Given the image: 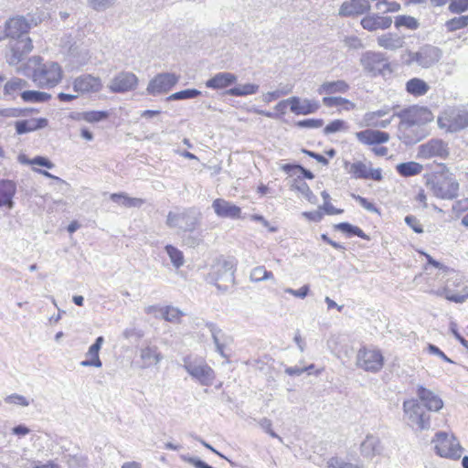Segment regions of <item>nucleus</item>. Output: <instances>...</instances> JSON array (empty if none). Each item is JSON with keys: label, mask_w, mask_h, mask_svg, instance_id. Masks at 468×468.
Segmentation results:
<instances>
[{"label": "nucleus", "mask_w": 468, "mask_h": 468, "mask_svg": "<svg viewBox=\"0 0 468 468\" xmlns=\"http://www.w3.org/2000/svg\"><path fill=\"white\" fill-rule=\"evenodd\" d=\"M17 71L31 78L40 87H54L58 80V66L56 63L42 64L39 57L30 58Z\"/></svg>", "instance_id": "nucleus-1"}, {"label": "nucleus", "mask_w": 468, "mask_h": 468, "mask_svg": "<svg viewBox=\"0 0 468 468\" xmlns=\"http://www.w3.org/2000/svg\"><path fill=\"white\" fill-rule=\"evenodd\" d=\"M202 221V213L195 207L176 208L169 211L165 224L168 228L176 229L178 234L194 232Z\"/></svg>", "instance_id": "nucleus-2"}, {"label": "nucleus", "mask_w": 468, "mask_h": 468, "mask_svg": "<svg viewBox=\"0 0 468 468\" xmlns=\"http://www.w3.org/2000/svg\"><path fill=\"white\" fill-rule=\"evenodd\" d=\"M236 262L233 258L220 257L211 264L207 274L208 282L217 285L218 289L227 290L234 284Z\"/></svg>", "instance_id": "nucleus-3"}, {"label": "nucleus", "mask_w": 468, "mask_h": 468, "mask_svg": "<svg viewBox=\"0 0 468 468\" xmlns=\"http://www.w3.org/2000/svg\"><path fill=\"white\" fill-rule=\"evenodd\" d=\"M426 185L436 197L453 199L458 196L459 183L448 171L431 175Z\"/></svg>", "instance_id": "nucleus-4"}, {"label": "nucleus", "mask_w": 468, "mask_h": 468, "mask_svg": "<svg viewBox=\"0 0 468 468\" xmlns=\"http://www.w3.org/2000/svg\"><path fill=\"white\" fill-rule=\"evenodd\" d=\"M359 63L365 74L371 78L385 77L392 73L388 58L381 52L366 51L361 54Z\"/></svg>", "instance_id": "nucleus-5"}, {"label": "nucleus", "mask_w": 468, "mask_h": 468, "mask_svg": "<svg viewBox=\"0 0 468 468\" xmlns=\"http://www.w3.org/2000/svg\"><path fill=\"white\" fill-rule=\"evenodd\" d=\"M428 262L433 266L442 269L440 262L431 257H428ZM443 271L449 276L444 288L438 291L437 294L444 296L447 300L454 303H463L468 299V285H463L462 290L454 291L452 287H459L462 284L461 277L453 271H448L443 268Z\"/></svg>", "instance_id": "nucleus-6"}, {"label": "nucleus", "mask_w": 468, "mask_h": 468, "mask_svg": "<svg viewBox=\"0 0 468 468\" xmlns=\"http://www.w3.org/2000/svg\"><path fill=\"white\" fill-rule=\"evenodd\" d=\"M404 420L416 431H427L431 428V417L417 399H407L403 402Z\"/></svg>", "instance_id": "nucleus-7"}, {"label": "nucleus", "mask_w": 468, "mask_h": 468, "mask_svg": "<svg viewBox=\"0 0 468 468\" xmlns=\"http://www.w3.org/2000/svg\"><path fill=\"white\" fill-rule=\"evenodd\" d=\"M183 367L193 379L202 386H211L216 378L212 367L202 357H184Z\"/></svg>", "instance_id": "nucleus-8"}, {"label": "nucleus", "mask_w": 468, "mask_h": 468, "mask_svg": "<svg viewBox=\"0 0 468 468\" xmlns=\"http://www.w3.org/2000/svg\"><path fill=\"white\" fill-rule=\"evenodd\" d=\"M437 455L442 458L458 460L462 456L463 448L458 440L444 431H439L431 440Z\"/></svg>", "instance_id": "nucleus-9"}, {"label": "nucleus", "mask_w": 468, "mask_h": 468, "mask_svg": "<svg viewBox=\"0 0 468 468\" xmlns=\"http://www.w3.org/2000/svg\"><path fill=\"white\" fill-rule=\"evenodd\" d=\"M8 37L12 54L8 58L10 65H17L23 58V56L29 53L32 48V39L28 36V31H10Z\"/></svg>", "instance_id": "nucleus-10"}, {"label": "nucleus", "mask_w": 468, "mask_h": 468, "mask_svg": "<svg viewBox=\"0 0 468 468\" xmlns=\"http://www.w3.org/2000/svg\"><path fill=\"white\" fill-rule=\"evenodd\" d=\"M356 365L366 371L377 373L384 366V357L378 349L362 347L356 355Z\"/></svg>", "instance_id": "nucleus-11"}, {"label": "nucleus", "mask_w": 468, "mask_h": 468, "mask_svg": "<svg viewBox=\"0 0 468 468\" xmlns=\"http://www.w3.org/2000/svg\"><path fill=\"white\" fill-rule=\"evenodd\" d=\"M438 124L450 133L459 132L468 127V111L451 110L438 119Z\"/></svg>", "instance_id": "nucleus-12"}, {"label": "nucleus", "mask_w": 468, "mask_h": 468, "mask_svg": "<svg viewBox=\"0 0 468 468\" xmlns=\"http://www.w3.org/2000/svg\"><path fill=\"white\" fill-rule=\"evenodd\" d=\"M345 168L356 179L381 181L383 178L381 169L372 168L371 162L356 161L349 163L346 161L345 162Z\"/></svg>", "instance_id": "nucleus-13"}, {"label": "nucleus", "mask_w": 468, "mask_h": 468, "mask_svg": "<svg viewBox=\"0 0 468 468\" xmlns=\"http://www.w3.org/2000/svg\"><path fill=\"white\" fill-rule=\"evenodd\" d=\"M45 17L44 12L28 13L27 16H16L5 21V29H30L39 26Z\"/></svg>", "instance_id": "nucleus-14"}, {"label": "nucleus", "mask_w": 468, "mask_h": 468, "mask_svg": "<svg viewBox=\"0 0 468 468\" xmlns=\"http://www.w3.org/2000/svg\"><path fill=\"white\" fill-rule=\"evenodd\" d=\"M179 80V76L174 73H160L150 80L146 90L151 95L168 92Z\"/></svg>", "instance_id": "nucleus-15"}, {"label": "nucleus", "mask_w": 468, "mask_h": 468, "mask_svg": "<svg viewBox=\"0 0 468 468\" xmlns=\"http://www.w3.org/2000/svg\"><path fill=\"white\" fill-rule=\"evenodd\" d=\"M449 154L447 144L440 139H431L418 148V156L424 159L445 158Z\"/></svg>", "instance_id": "nucleus-16"}, {"label": "nucleus", "mask_w": 468, "mask_h": 468, "mask_svg": "<svg viewBox=\"0 0 468 468\" xmlns=\"http://www.w3.org/2000/svg\"><path fill=\"white\" fill-rule=\"evenodd\" d=\"M137 84L138 79L135 74L121 72L111 80L108 88L112 92H125L135 89Z\"/></svg>", "instance_id": "nucleus-17"}, {"label": "nucleus", "mask_w": 468, "mask_h": 468, "mask_svg": "<svg viewBox=\"0 0 468 468\" xmlns=\"http://www.w3.org/2000/svg\"><path fill=\"white\" fill-rule=\"evenodd\" d=\"M384 446L380 438L374 434H367L360 444V453L367 460H372L382 454Z\"/></svg>", "instance_id": "nucleus-18"}, {"label": "nucleus", "mask_w": 468, "mask_h": 468, "mask_svg": "<svg viewBox=\"0 0 468 468\" xmlns=\"http://www.w3.org/2000/svg\"><path fill=\"white\" fill-rule=\"evenodd\" d=\"M441 57V51L432 46H425L420 51L412 54V60H415L422 68H430L437 63Z\"/></svg>", "instance_id": "nucleus-19"}, {"label": "nucleus", "mask_w": 468, "mask_h": 468, "mask_svg": "<svg viewBox=\"0 0 468 468\" xmlns=\"http://www.w3.org/2000/svg\"><path fill=\"white\" fill-rule=\"evenodd\" d=\"M74 90L78 92H98L102 87L99 77L90 74H85L78 77L73 83Z\"/></svg>", "instance_id": "nucleus-20"}, {"label": "nucleus", "mask_w": 468, "mask_h": 468, "mask_svg": "<svg viewBox=\"0 0 468 468\" xmlns=\"http://www.w3.org/2000/svg\"><path fill=\"white\" fill-rule=\"evenodd\" d=\"M212 207L220 218H239L241 209L239 207L222 198H217L212 203Z\"/></svg>", "instance_id": "nucleus-21"}, {"label": "nucleus", "mask_w": 468, "mask_h": 468, "mask_svg": "<svg viewBox=\"0 0 468 468\" xmlns=\"http://www.w3.org/2000/svg\"><path fill=\"white\" fill-rule=\"evenodd\" d=\"M416 110H403L399 112H394L393 115L389 119L378 121L377 122L376 127L379 128H387L392 122V119L395 116H398L401 119L399 123V130L408 129L411 126H414L417 123L415 119Z\"/></svg>", "instance_id": "nucleus-22"}, {"label": "nucleus", "mask_w": 468, "mask_h": 468, "mask_svg": "<svg viewBox=\"0 0 468 468\" xmlns=\"http://www.w3.org/2000/svg\"><path fill=\"white\" fill-rule=\"evenodd\" d=\"M320 108L319 101L310 99H301L299 97H292L291 112L296 115H307L314 113Z\"/></svg>", "instance_id": "nucleus-23"}, {"label": "nucleus", "mask_w": 468, "mask_h": 468, "mask_svg": "<svg viewBox=\"0 0 468 468\" xmlns=\"http://www.w3.org/2000/svg\"><path fill=\"white\" fill-rule=\"evenodd\" d=\"M404 38L401 31H387L378 37V43L385 49L395 50L403 47Z\"/></svg>", "instance_id": "nucleus-24"}, {"label": "nucleus", "mask_w": 468, "mask_h": 468, "mask_svg": "<svg viewBox=\"0 0 468 468\" xmlns=\"http://www.w3.org/2000/svg\"><path fill=\"white\" fill-rule=\"evenodd\" d=\"M370 5L367 0H348L339 8V15L343 16H360L368 11Z\"/></svg>", "instance_id": "nucleus-25"}, {"label": "nucleus", "mask_w": 468, "mask_h": 468, "mask_svg": "<svg viewBox=\"0 0 468 468\" xmlns=\"http://www.w3.org/2000/svg\"><path fill=\"white\" fill-rule=\"evenodd\" d=\"M356 139L364 144H379L389 140V134L378 130L367 129L356 133Z\"/></svg>", "instance_id": "nucleus-26"}, {"label": "nucleus", "mask_w": 468, "mask_h": 468, "mask_svg": "<svg viewBox=\"0 0 468 468\" xmlns=\"http://www.w3.org/2000/svg\"><path fill=\"white\" fill-rule=\"evenodd\" d=\"M417 395L419 399L424 403L428 410L438 411L443 407V401L433 391L425 388L422 386H418Z\"/></svg>", "instance_id": "nucleus-27"}, {"label": "nucleus", "mask_w": 468, "mask_h": 468, "mask_svg": "<svg viewBox=\"0 0 468 468\" xmlns=\"http://www.w3.org/2000/svg\"><path fill=\"white\" fill-rule=\"evenodd\" d=\"M140 358L144 367H150L157 365L163 359V356L156 346L146 344L140 348Z\"/></svg>", "instance_id": "nucleus-28"}, {"label": "nucleus", "mask_w": 468, "mask_h": 468, "mask_svg": "<svg viewBox=\"0 0 468 468\" xmlns=\"http://www.w3.org/2000/svg\"><path fill=\"white\" fill-rule=\"evenodd\" d=\"M104 342V338L102 336L97 337L95 343L92 344L88 352L86 353V359L80 362V366L82 367H101L102 363L99 356V351L101 348V346Z\"/></svg>", "instance_id": "nucleus-29"}, {"label": "nucleus", "mask_w": 468, "mask_h": 468, "mask_svg": "<svg viewBox=\"0 0 468 468\" xmlns=\"http://www.w3.org/2000/svg\"><path fill=\"white\" fill-rule=\"evenodd\" d=\"M16 185L10 180L0 181V207H5L8 209L14 207L13 197L16 194Z\"/></svg>", "instance_id": "nucleus-30"}, {"label": "nucleus", "mask_w": 468, "mask_h": 468, "mask_svg": "<svg viewBox=\"0 0 468 468\" xmlns=\"http://www.w3.org/2000/svg\"><path fill=\"white\" fill-rule=\"evenodd\" d=\"M393 21L390 16H381L372 15L364 17L361 25L364 29H388L391 27Z\"/></svg>", "instance_id": "nucleus-31"}, {"label": "nucleus", "mask_w": 468, "mask_h": 468, "mask_svg": "<svg viewBox=\"0 0 468 468\" xmlns=\"http://www.w3.org/2000/svg\"><path fill=\"white\" fill-rule=\"evenodd\" d=\"M237 80V76L230 72H219L207 80L206 86L214 90L224 89Z\"/></svg>", "instance_id": "nucleus-32"}, {"label": "nucleus", "mask_w": 468, "mask_h": 468, "mask_svg": "<svg viewBox=\"0 0 468 468\" xmlns=\"http://www.w3.org/2000/svg\"><path fill=\"white\" fill-rule=\"evenodd\" d=\"M60 461L65 463L64 468H84L86 466V458L79 449H74L71 452H64Z\"/></svg>", "instance_id": "nucleus-33"}, {"label": "nucleus", "mask_w": 468, "mask_h": 468, "mask_svg": "<svg viewBox=\"0 0 468 468\" xmlns=\"http://www.w3.org/2000/svg\"><path fill=\"white\" fill-rule=\"evenodd\" d=\"M346 81L338 80L335 81H324L317 90L319 94L346 93L349 90Z\"/></svg>", "instance_id": "nucleus-34"}, {"label": "nucleus", "mask_w": 468, "mask_h": 468, "mask_svg": "<svg viewBox=\"0 0 468 468\" xmlns=\"http://www.w3.org/2000/svg\"><path fill=\"white\" fill-rule=\"evenodd\" d=\"M47 125V120L40 119H29L18 121L16 122V130L18 134L33 132L38 128L45 127Z\"/></svg>", "instance_id": "nucleus-35"}, {"label": "nucleus", "mask_w": 468, "mask_h": 468, "mask_svg": "<svg viewBox=\"0 0 468 468\" xmlns=\"http://www.w3.org/2000/svg\"><path fill=\"white\" fill-rule=\"evenodd\" d=\"M396 170L400 176L404 177H409L420 175L423 170V165H420V163L410 161L398 164L396 166Z\"/></svg>", "instance_id": "nucleus-36"}, {"label": "nucleus", "mask_w": 468, "mask_h": 468, "mask_svg": "<svg viewBox=\"0 0 468 468\" xmlns=\"http://www.w3.org/2000/svg\"><path fill=\"white\" fill-rule=\"evenodd\" d=\"M111 199L125 207H139L144 204V200L136 197H130L124 193H114L111 195Z\"/></svg>", "instance_id": "nucleus-37"}, {"label": "nucleus", "mask_w": 468, "mask_h": 468, "mask_svg": "<svg viewBox=\"0 0 468 468\" xmlns=\"http://www.w3.org/2000/svg\"><path fill=\"white\" fill-rule=\"evenodd\" d=\"M406 90L412 95L421 96L428 92L429 85L424 80L414 78L407 82Z\"/></svg>", "instance_id": "nucleus-38"}, {"label": "nucleus", "mask_w": 468, "mask_h": 468, "mask_svg": "<svg viewBox=\"0 0 468 468\" xmlns=\"http://www.w3.org/2000/svg\"><path fill=\"white\" fill-rule=\"evenodd\" d=\"M259 90V85L252 83H246L238 85L227 90V94L231 96H247L255 94Z\"/></svg>", "instance_id": "nucleus-39"}, {"label": "nucleus", "mask_w": 468, "mask_h": 468, "mask_svg": "<svg viewBox=\"0 0 468 468\" xmlns=\"http://www.w3.org/2000/svg\"><path fill=\"white\" fill-rule=\"evenodd\" d=\"M335 229L347 234L348 236L355 235L366 240L369 239V236L367 235L361 229L347 222L339 223L335 226Z\"/></svg>", "instance_id": "nucleus-40"}, {"label": "nucleus", "mask_w": 468, "mask_h": 468, "mask_svg": "<svg viewBox=\"0 0 468 468\" xmlns=\"http://www.w3.org/2000/svg\"><path fill=\"white\" fill-rule=\"evenodd\" d=\"M165 250L167 253L172 265L176 269H179L185 264L183 252L173 245H166Z\"/></svg>", "instance_id": "nucleus-41"}, {"label": "nucleus", "mask_w": 468, "mask_h": 468, "mask_svg": "<svg viewBox=\"0 0 468 468\" xmlns=\"http://www.w3.org/2000/svg\"><path fill=\"white\" fill-rule=\"evenodd\" d=\"M292 87L290 85H284L282 87H280L276 89L273 91H268L266 93H263L262 95V101L265 103H270L271 101L277 100L278 98L287 95L292 92Z\"/></svg>", "instance_id": "nucleus-42"}, {"label": "nucleus", "mask_w": 468, "mask_h": 468, "mask_svg": "<svg viewBox=\"0 0 468 468\" xmlns=\"http://www.w3.org/2000/svg\"><path fill=\"white\" fill-rule=\"evenodd\" d=\"M21 97L27 102H42L48 101L50 95L43 91L25 90L21 93Z\"/></svg>", "instance_id": "nucleus-43"}, {"label": "nucleus", "mask_w": 468, "mask_h": 468, "mask_svg": "<svg viewBox=\"0 0 468 468\" xmlns=\"http://www.w3.org/2000/svg\"><path fill=\"white\" fill-rule=\"evenodd\" d=\"M207 327L211 333L217 352L219 353L222 356H225L224 344L221 343V336L223 335L221 329L213 324H207Z\"/></svg>", "instance_id": "nucleus-44"}, {"label": "nucleus", "mask_w": 468, "mask_h": 468, "mask_svg": "<svg viewBox=\"0 0 468 468\" xmlns=\"http://www.w3.org/2000/svg\"><path fill=\"white\" fill-rule=\"evenodd\" d=\"M292 187L300 192L310 203L314 204L316 202V197L303 180H295Z\"/></svg>", "instance_id": "nucleus-45"}, {"label": "nucleus", "mask_w": 468, "mask_h": 468, "mask_svg": "<svg viewBox=\"0 0 468 468\" xmlns=\"http://www.w3.org/2000/svg\"><path fill=\"white\" fill-rule=\"evenodd\" d=\"M323 103L327 107L346 105V110H353L356 107L354 102L343 97H324Z\"/></svg>", "instance_id": "nucleus-46"}, {"label": "nucleus", "mask_w": 468, "mask_h": 468, "mask_svg": "<svg viewBox=\"0 0 468 468\" xmlns=\"http://www.w3.org/2000/svg\"><path fill=\"white\" fill-rule=\"evenodd\" d=\"M109 116V113L104 111H91L79 113V118L88 122H98L105 120Z\"/></svg>", "instance_id": "nucleus-47"}, {"label": "nucleus", "mask_w": 468, "mask_h": 468, "mask_svg": "<svg viewBox=\"0 0 468 468\" xmlns=\"http://www.w3.org/2000/svg\"><path fill=\"white\" fill-rule=\"evenodd\" d=\"M117 0H87L88 6L97 12H103L112 8Z\"/></svg>", "instance_id": "nucleus-48"}, {"label": "nucleus", "mask_w": 468, "mask_h": 468, "mask_svg": "<svg viewBox=\"0 0 468 468\" xmlns=\"http://www.w3.org/2000/svg\"><path fill=\"white\" fill-rule=\"evenodd\" d=\"M201 94V91L196 89H187L175 92L166 98L167 101H180L193 99Z\"/></svg>", "instance_id": "nucleus-49"}, {"label": "nucleus", "mask_w": 468, "mask_h": 468, "mask_svg": "<svg viewBox=\"0 0 468 468\" xmlns=\"http://www.w3.org/2000/svg\"><path fill=\"white\" fill-rule=\"evenodd\" d=\"M394 24L398 28L404 27L410 29H413L419 27L418 20L410 16H398L395 18Z\"/></svg>", "instance_id": "nucleus-50"}, {"label": "nucleus", "mask_w": 468, "mask_h": 468, "mask_svg": "<svg viewBox=\"0 0 468 468\" xmlns=\"http://www.w3.org/2000/svg\"><path fill=\"white\" fill-rule=\"evenodd\" d=\"M183 315V313L176 307L167 306L165 309H162V316L165 321L177 324L180 322V319Z\"/></svg>", "instance_id": "nucleus-51"}, {"label": "nucleus", "mask_w": 468, "mask_h": 468, "mask_svg": "<svg viewBox=\"0 0 468 468\" xmlns=\"http://www.w3.org/2000/svg\"><path fill=\"white\" fill-rule=\"evenodd\" d=\"M250 278L252 282H261L272 279L273 274L271 271H268L263 266H258L251 271Z\"/></svg>", "instance_id": "nucleus-52"}, {"label": "nucleus", "mask_w": 468, "mask_h": 468, "mask_svg": "<svg viewBox=\"0 0 468 468\" xmlns=\"http://www.w3.org/2000/svg\"><path fill=\"white\" fill-rule=\"evenodd\" d=\"M328 468H364V465L346 462L339 457H332L327 461Z\"/></svg>", "instance_id": "nucleus-53"}, {"label": "nucleus", "mask_w": 468, "mask_h": 468, "mask_svg": "<svg viewBox=\"0 0 468 468\" xmlns=\"http://www.w3.org/2000/svg\"><path fill=\"white\" fill-rule=\"evenodd\" d=\"M27 85L24 80L14 78L6 82L5 85V91L7 94H14L15 92L23 90Z\"/></svg>", "instance_id": "nucleus-54"}, {"label": "nucleus", "mask_w": 468, "mask_h": 468, "mask_svg": "<svg viewBox=\"0 0 468 468\" xmlns=\"http://www.w3.org/2000/svg\"><path fill=\"white\" fill-rule=\"evenodd\" d=\"M19 160L23 164L40 165L48 169L54 167V165L49 160L42 156H37L33 159H27L25 156H20Z\"/></svg>", "instance_id": "nucleus-55"}, {"label": "nucleus", "mask_w": 468, "mask_h": 468, "mask_svg": "<svg viewBox=\"0 0 468 468\" xmlns=\"http://www.w3.org/2000/svg\"><path fill=\"white\" fill-rule=\"evenodd\" d=\"M448 29H462L468 27V16H460L446 22Z\"/></svg>", "instance_id": "nucleus-56"}, {"label": "nucleus", "mask_w": 468, "mask_h": 468, "mask_svg": "<svg viewBox=\"0 0 468 468\" xmlns=\"http://www.w3.org/2000/svg\"><path fill=\"white\" fill-rule=\"evenodd\" d=\"M346 130H347V125L343 120H335L324 127V134H330Z\"/></svg>", "instance_id": "nucleus-57"}, {"label": "nucleus", "mask_w": 468, "mask_h": 468, "mask_svg": "<svg viewBox=\"0 0 468 468\" xmlns=\"http://www.w3.org/2000/svg\"><path fill=\"white\" fill-rule=\"evenodd\" d=\"M448 9L454 14L463 13L468 10V0H450Z\"/></svg>", "instance_id": "nucleus-58"}, {"label": "nucleus", "mask_w": 468, "mask_h": 468, "mask_svg": "<svg viewBox=\"0 0 468 468\" xmlns=\"http://www.w3.org/2000/svg\"><path fill=\"white\" fill-rule=\"evenodd\" d=\"M282 168L283 171H285L287 173H290L292 170L296 169V170L301 171L302 174L304 176V177H306L308 179H313L314 178V174L311 171H309V170H307V169H305L303 166L298 165L286 164V165H282Z\"/></svg>", "instance_id": "nucleus-59"}, {"label": "nucleus", "mask_w": 468, "mask_h": 468, "mask_svg": "<svg viewBox=\"0 0 468 468\" xmlns=\"http://www.w3.org/2000/svg\"><path fill=\"white\" fill-rule=\"evenodd\" d=\"M323 124L324 121L322 119H306L297 122V125L303 128H320Z\"/></svg>", "instance_id": "nucleus-60"}, {"label": "nucleus", "mask_w": 468, "mask_h": 468, "mask_svg": "<svg viewBox=\"0 0 468 468\" xmlns=\"http://www.w3.org/2000/svg\"><path fill=\"white\" fill-rule=\"evenodd\" d=\"M5 401L8 404H17V405H21L24 407H27L29 405L28 400L24 396H21L18 394H13V395L7 396L5 399Z\"/></svg>", "instance_id": "nucleus-61"}, {"label": "nucleus", "mask_w": 468, "mask_h": 468, "mask_svg": "<svg viewBox=\"0 0 468 468\" xmlns=\"http://www.w3.org/2000/svg\"><path fill=\"white\" fill-rule=\"evenodd\" d=\"M260 425L272 438L278 439L280 441H282V439L275 431H273V430L271 428L272 424H271V420H269L267 418H263L261 420Z\"/></svg>", "instance_id": "nucleus-62"}, {"label": "nucleus", "mask_w": 468, "mask_h": 468, "mask_svg": "<svg viewBox=\"0 0 468 468\" xmlns=\"http://www.w3.org/2000/svg\"><path fill=\"white\" fill-rule=\"evenodd\" d=\"M406 224L410 227L416 233H422L423 229L419 219L414 216H407L405 218Z\"/></svg>", "instance_id": "nucleus-63"}, {"label": "nucleus", "mask_w": 468, "mask_h": 468, "mask_svg": "<svg viewBox=\"0 0 468 468\" xmlns=\"http://www.w3.org/2000/svg\"><path fill=\"white\" fill-rule=\"evenodd\" d=\"M378 117L375 116L373 112H367L364 114L362 119V125L367 127H376L378 122Z\"/></svg>", "instance_id": "nucleus-64"}]
</instances>
